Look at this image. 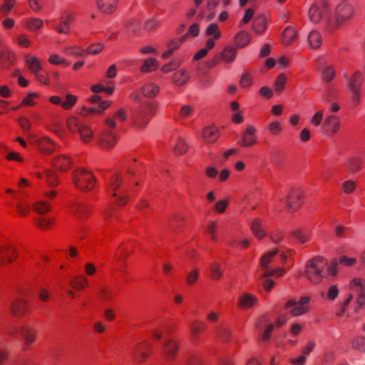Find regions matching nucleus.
Instances as JSON below:
<instances>
[{
  "label": "nucleus",
  "instance_id": "obj_54",
  "mask_svg": "<svg viewBox=\"0 0 365 365\" xmlns=\"http://www.w3.org/2000/svg\"><path fill=\"white\" fill-rule=\"evenodd\" d=\"M351 346L353 349L359 351L365 352V337H354L351 341Z\"/></svg>",
  "mask_w": 365,
  "mask_h": 365
},
{
  "label": "nucleus",
  "instance_id": "obj_18",
  "mask_svg": "<svg viewBox=\"0 0 365 365\" xmlns=\"http://www.w3.org/2000/svg\"><path fill=\"white\" fill-rule=\"evenodd\" d=\"M20 334L24 339L25 345L29 346L35 341L37 331L29 325H25L22 327Z\"/></svg>",
  "mask_w": 365,
  "mask_h": 365
},
{
  "label": "nucleus",
  "instance_id": "obj_4",
  "mask_svg": "<svg viewBox=\"0 0 365 365\" xmlns=\"http://www.w3.org/2000/svg\"><path fill=\"white\" fill-rule=\"evenodd\" d=\"M66 126L72 133H78L83 143H88L93 139V131L91 128L82 123L76 116L68 118Z\"/></svg>",
  "mask_w": 365,
  "mask_h": 365
},
{
  "label": "nucleus",
  "instance_id": "obj_63",
  "mask_svg": "<svg viewBox=\"0 0 365 365\" xmlns=\"http://www.w3.org/2000/svg\"><path fill=\"white\" fill-rule=\"evenodd\" d=\"M334 76L335 71L334 68L331 66L325 68L322 71V78L327 82H329L331 80H333Z\"/></svg>",
  "mask_w": 365,
  "mask_h": 365
},
{
  "label": "nucleus",
  "instance_id": "obj_40",
  "mask_svg": "<svg viewBox=\"0 0 365 365\" xmlns=\"http://www.w3.org/2000/svg\"><path fill=\"white\" fill-rule=\"evenodd\" d=\"M307 41L310 48L317 49L319 48L322 44L321 34L317 31H312L309 33Z\"/></svg>",
  "mask_w": 365,
  "mask_h": 365
},
{
  "label": "nucleus",
  "instance_id": "obj_23",
  "mask_svg": "<svg viewBox=\"0 0 365 365\" xmlns=\"http://www.w3.org/2000/svg\"><path fill=\"white\" fill-rule=\"evenodd\" d=\"M202 137L208 143H215L220 137L219 130L215 126L205 127L202 131Z\"/></svg>",
  "mask_w": 365,
  "mask_h": 365
},
{
  "label": "nucleus",
  "instance_id": "obj_36",
  "mask_svg": "<svg viewBox=\"0 0 365 365\" xmlns=\"http://www.w3.org/2000/svg\"><path fill=\"white\" fill-rule=\"evenodd\" d=\"M363 79L361 74L359 71H356L350 78L349 81V88L351 92L359 91Z\"/></svg>",
  "mask_w": 365,
  "mask_h": 365
},
{
  "label": "nucleus",
  "instance_id": "obj_42",
  "mask_svg": "<svg viewBox=\"0 0 365 365\" xmlns=\"http://www.w3.org/2000/svg\"><path fill=\"white\" fill-rule=\"evenodd\" d=\"M215 43L213 38H208L205 47L200 49L193 56L195 61H198L207 56L208 51L215 47Z\"/></svg>",
  "mask_w": 365,
  "mask_h": 365
},
{
  "label": "nucleus",
  "instance_id": "obj_2",
  "mask_svg": "<svg viewBox=\"0 0 365 365\" xmlns=\"http://www.w3.org/2000/svg\"><path fill=\"white\" fill-rule=\"evenodd\" d=\"M355 13L354 7L348 3H342L337 6L335 11V19L330 17L327 19L326 27L328 31L332 32L341 24L351 19Z\"/></svg>",
  "mask_w": 365,
  "mask_h": 365
},
{
  "label": "nucleus",
  "instance_id": "obj_35",
  "mask_svg": "<svg viewBox=\"0 0 365 365\" xmlns=\"http://www.w3.org/2000/svg\"><path fill=\"white\" fill-rule=\"evenodd\" d=\"M237 49L232 46H226L221 52L222 60L226 63H232L236 58Z\"/></svg>",
  "mask_w": 365,
  "mask_h": 365
},
{
  "label": "nucleus",
  "instance_id": "obj_46",
  "mask_svg": "<svg viewBox=\"0 0 365 365\" xmlns=\"http://www.w3.org/2000/svg\"><path fill=\"white\" fill-rule=\"evenodd\" d=\"M251 40L250 35L246 31H240L235 37V43L238 48L247 46Z\"/></svg>",
  "mask_w": 365,
  "mask_h": 365
},
{
  "label": "nucleus",
  "instance_id": "obj_5",
  "mask_svg": "<svg viewBox=\"0 0 365 365\" xmlns=\"http://www.w3.org/2000/svg\"><path fill=\"white\" fill-rule=\"evenodd\" d=\"M73 182L81 190H91L95 185V178L91 173L85 170H77L73 175Z\"/></svg>",
  "mask_w": 365,
  "mask_h": 365
},
{
  "label": "nucleus",
  "instance_id": "obj_59",
  "mask_svg": "<svg viewBox=\"0 0 365 365\" xmlns=\"http://www.w3.org/2000/svg\"><path fill=\"white\" fill-rule=\"evenodd\" d=\"M217 335L222 341L227 342L230 340L231 331L227 327H221L217 330Z\"/></svg>",
  "mask_w": 365,
  "mask_h": 365
},
{
  "label": "nucleus",
  "instance_id": "obj_14",
  "mask_svg": "<svg viewBox=\"0 0 365 365\" xmlns=\"http://www.w3.org/2000/svg\"><path fill=\"white\" fill-rule=\"evenodd\" d=\"M308 14L310 21L314 24H319L321 22L324 17L327 19L329 17L328 16V11L324 14L323 11V7L317 3H314L311 6Z\"/></svg>",
  "mask_w": 365,
  "mask_h": 365
},
{
  "label": "nucleus",
  "instance_id": "obj_47",
  "mask_svg": "<svg viewBox=\"0 0 365 365\" xmlns=\"http://www.w3.org/2000/svg\"><path fill=\"white\" fill-rule=\"evenodd\" d=\"M142 93L147 98H153L159 93V88L154 83H147L143 87Z\"/></svg>",
  "mask_w": 365,
  "mask_h": 365
},
{
  "label": "nucleus",
  "instance_id": "obj_27",
  "mask_svg": "<svg viewBox=\"0 0 365 365\" xmlns=\"http://www.w3.org/2000/svg\"><path fill=\"white\" fill-rule=\"evenodd\" d=\"M71 212L78 219H83L87 217L90 212V208L86 205L79 202H74L71 206Z\"/></svg>",
  "mask_w": 365,
  "mask_h": 365
},
{
  "label": "nucleus",
  "instance_id": "obj_10",
  "mask_svg": "<svg viewBox=\"0 0 365 365\" xmlns=\"http://www.w3.org/2000/svg\"><path fill=\"white\" fill-rule=\"evenodd\" d=\"M257 137L256 135V129L253 125H248L242 134L241 140L237 144L244 148H250L256 145Z\"/></svg>",
  "mask_w": 365,
  "mask_h": 365
},
{
  "label": "nucleus",
  "instance_id": "obj_39",
  "mask_svg": "<svg viewBox=\"0 0 365 365\" xmlns=\"http://www.w3.org/2000/svg\"><path fill=\"white\" fill-rule=\"evenodd\" d=\"M188 150L189 145L187 142L184 139L179 138L173 146V152L175 155H181L185 154Z\"/></svg>",
  "mask_w": 365,
  "mask_h": 365
},
{
  "label": "nucleus",
  "instance_id": "obj_37",
  "mask_svg": "<svg viewBox=\"0 0 365 365\" xmlns=\"http://www.w3.org/2000/svg\"><path fill=\"white\" fill-rule=\"evenodd\" d=\"M190 78V74L187 71L180 70L176 71L173 76V83L176 86L185 85Z\"/></svg>",
  "mask_w": 365,
  "mask_h": 365
},
{
  "label": "nucleus",
  "instance_id": "obj_56",
  "mask_svg": "<svg viewBox=\"0 0 365 365\" xmlns=\"http://www.w3.org/2000/svg\"><path fill=\"white\" fill-rule=\"evenodd\" d=\"M278 252L279 250L277 248L264 255L261 258L260 265L264 268H267L273 257H274Z\"/></svg>",
  "mask_w": 365,
  "mask_h": 365
},
{
  "label": "nucleus",
  "instance_id": "obj_52",
  "mask_svg": "<svg viewBox=\"0 0 365 365\" xmlns=\"http://www.w3.org/2000/svg\"><path fill=\"white\" fill-rule=\"evenodd\" d=\"M287 81V76L284 73L277 76L274 82V91L280 93L284 89Z\"/></svg>",
  "mask_w": 365,
  "mask_h": 365
},
{
  "label": "nucleus",
  "instance_id": "obj_61",
  "mask_svg": "<svg viewBox=\"0 0 365 365\" xmlns=\"http://www.w3.org/2000/svg\"><path fill=\"white\" fill-rule=\"evenodd\" d=\"M103 49V45L101 43H96L90 45L86 50V54L96 55Z\"/></svg>",
  "mask_w": 365,
  "mask_h": 365
},
{
  "label": "nucleus",
  "instance_id": "obj_31",
  "mask_svg": "<svg viewBox=\"0 0 365 365\" xmlns=\"http://www.w3.org/2000/svg\"><path fill=\"white\" fill-rule=\"evenodd\" d=\"M207 329V325L204 322L195 320L190 324L191 336L193 340L196 341L201 332Z\"/></svg>",
  "mask_w": 365,
  "mask_h": 365
},
{
  "label": "nucleus",
  "instance_id": "obj_45",
  "mask_svg": "<svg viewBox=\"0 0 365 365\" xmlns=\"http://www.w3.org/2000/svg\"><path fill=\"white\" fill-rule=\"evenodd\" d=\"M99 297L106 302L111 301L114 297V292L108 286H101L98 292Z\"/></svg>",
  "mask_w": 365,
  "mask_h": 365
},
{
  "label": "nucleus",
  "instance_id": "obj_6",
  "mask_svg": "<svg viewBox=\"0 0 365 365\" xmlns=\"http://www.w3.org/2000/svg\"><path fill=\"white\" fill-rule=\"evenodd\" d=\"M304 192L300 188H292L289 192L286 199V208L288 212H294L298 210L303 203Z\"/></svg>",
  "mask_w": 365,
  "mask_h": 365
},
{
  "label": "nucleus",
  "instance_id": "obj_58",
  "mask_svg": "<svg viewBox=\"0 0 365 365\" xmlns=\"http://www.w3.org/2000/svg\"><path fill=\"white\" fill-rule=\"evenodd\" d=\"M185 365H203V363L199 355L190 354L185 359Z\"/></svg>",
  "mask_w": 365,
  "mask_h": 365
},
{
  "label": "nucleus",
  "instance_id": "obj_51",
  "mask_svg": "<svg viewBox=\"0 0 365 365\" xmlns=\"http://www.w3.org/2000/svg\"><path fill=\"white\" fill-rule=\"evenodd\" d=\"M223 274V272L221 269V265L218 262H213L210 265V277L212 279H220Z\"/></svg>",
  "mask_w": 365,
  "mask_h": 365
},
{
  "label": "nucleus",
  "instance_id": "obj_25",
  "mask_svg": "<svg viewBox=\"0 0 365 365\" xmlns=\"http://www.w3.org/2000/svg\"><path fill=\"white\" fill-rule=\"evenodd\" d=\"M149 122L146 113L142 110L138 111L133 116V125L139 129L145 128Z\"/></svg>",
  "mask_w": 365,
  "mask_h": 365
},
{
  "label": "nucleus",
  "instance_id": "obj_19",
  "mask_svg": "<svg viewBox=\"0 0 365 365\" xmlns=\"http://www.w3.org/2000/svg\"><path fill=\"white\" fill-rule=\"evenodd\" d=\"M185 221V216L175 213L170 217L169 227L175 232H180L183 230V224Z\"/></svg>",
  "mask_w": 365,
  "mask_h": 365
},
{
  "label": "nucleus",
  "instance_id": "obj_28",
  "mask_svg": "<svg viewBox=\"0 0 365 365\" xmlns=\"http://www.w3.org/2000/svg\"><path fill=\"white\" fill-rule=\"evenodd\" d=\"M185 41V37L181 36L179 38L173 39L168 41L167 43L168 50L165 51L162 54L161 57L163 58H169L173 53L174 51L178 49Z\"/></svg>",
  "mask_w": 365,
  "mask_h": 365
},
{
  "label": "nucleus",
  "instance_id": "obj_12",
  "mask_svg": "<svg viewBox=\"0 0 365 365\" xmlns=\"http://www.w3.org/2000/svg\"><path fill=\"white\" fill-rule=\"evenodd\" d=\"M117 142V137L115 133L110 130H104L99 135V145L105 150L113 148Z\"/></svg>",
  "mask_w": 365,
  "mask_h": 365
},
{
  "label": "nucleus",
  "instance_id": "obj_16",
  "mask_svg": "<svg viewBox=\"0 0 365 365\" xmlns=\"http://www.w3.org/2000/svg\"><path fill=\"white\" fill-rule=\"evenodd\" d=\"M25 58L26 63L27 64L29 70L36 75V78L39 81H42L41 78H40V73H38L42 70V66L39 60L36 57L29 54L26 55Z\"/></svg>",
  "mask_w": 365,
  "mask_h": 365
},
{
  "label": "nucleus",
  "instance_id": "obj_34",
  "mask_svg": "<svg viewBox=\"0 0 365 365\" xmlns=\"http://www.w3.org/2000/svg\"><path fill=\"white\" fill-rule=\"evenodd\" d=\"M252 29L259 34L264 33L267 29V19L265 16L262 15L256 16L252 22Z\"/></svg>",
  "mask_w": 365,
  "mask_h": 365
},
{
  "label": "nucleus",
  "instance_id": "obj_50",
  "mask_svg": "<svg viewBox=\"0 0 365 365\" xmlns=\"http://www.w3.org/2000/svg\"><path fill=\"white\" fill-rule=\"evenodd\" d=\"M71 285L75 289H83L88 285V279L84 276L79 275L71 280Z\"/></svg>",
  "mask_w": 365,
  "mask_h": 365
},
{
  "label": "nucleus",
  "instance_id": "obj_48",
  "mask_svg": "<svg viewBox=\"0 0 365 365\" xmlns=\"http://www.w3.org/2000/svg\"><path fill=\"white\" fill-rule=\"evenodd\" d=\"M43 21L39 18H29L25 20V26L30 31H35L41 29Z\"/></svg>",
  "mask_w": 365,
  "mask_h": 365
},
{
  "label": "nucleus",
  "instance_id": "obj_24",
  "mask_svg": "<svg viewBox=\"0 0 365 365\" xmlns=\"http://www.w3.org/2000/svg\"><path fill=\"white\" fill-rule=\"evenodd\" d=\"M98 8L105 14H112L117 7L118 0H96Z\"/></svg>",
  "mask_w": 365,
  "mask_h": 365
},
{
  "label": "nucleus",
  "instance_id": "obj_43",
  "mask_svg": "<svg viewBox=\"0 0 365 365\" xmlns=\"http://www.w3.org/2000/svg\"><path fill=\"white\" fill-rule=\"evenodd\" d=\"M158 67V60L155 58H149L144 61L140 67V71L143 73H149L155 71Z\"/></svg>",
  "mask_w": 365,
  "mask_h": 365
},
{
  "label": "nucleus",
  "instance_id": "obj_20",
  "mask_svg": "<svg viewBox=\"0 0 365 365\" xmlns=\"http://www.w3.org/2000/svg\"><path fill=\"white\" fill-rule=\"evenodd\" d=\"M27 301L24 299H17L11 304V312L15 317L23 315L27 308Z\"/></svg>",
  "mask_w": 365,
  "mask_h": 365
},
{
  "label": "nucleus",
  "instance_id": "obj_30",
  "mask_svg": "<svg viewBox=\"0 0 365 365\" xmlns=\"http://www.w3.org/2000/svg\"><path fill=\"white\" fill-rule=\"evenodd\" d=\"M126 32L130 36H138L141 35L140 25L136 19H130L125 24Z\"/></svg>",
  "mask_w": 365,
  "mask_h": 365
},
{
  "label": "nucleus",
  "instance_id": "obj_41",
  "mask_svg": "<svg viewBox=\"0 0 365 365\" xmlns=\"http://www.w3.org/2000/svg\"><path fill=\"white\" fill-rule=\"evenodd\" d=\"M36 176L38 178H43L45 177L47 184L51 187L56 186L58 184L57 176H56V173L53 171H52L51 170H46L45 171L44 174L38 173L36 174Z\"/></svg>",
  "mask_w": 365,
  "mask_h": 365
},
{
  "label": "nucleus",
  "instance_id": "obj_7",
  "mask_svg": "<svg viewBox=\"0 0 365 365\" xmlns=\"http://www.w3.org/2000/svg\"><path fill=\"white\" fill-rule=\"evenodd\" d=\"M310 297L308 296L302 297L299 301L295 299L289 300L285 305L287 309L292 308L290 313L294 317L302 315L309 311V302Z\"/></svg>",
  "mask_w": 365,
  "mask_h": 365
},
{
  "label": "nucleus",
  "instance_id": "obj_49",
  "mask_svg": "<svg viewBox=\"0 0 365 365\" xmlns=\"http://www.w3.org/2000/svg\"><path fill=\"white\" fill-rule=\"evenodd\" d=\"M205 34L208 36H212L211 38H213L214 42L221 36V32L217 24H210L205 30Z\"/></svg>",
  "mask_w": 365,
  "mask_h": 365
},
{
  "label": "nucleus",
  "instance_id": "obj_22",
  "mask_svg": "<svg viewBox=\"0 0 365 365\" xmlns=\"http://www.w3.org/2000/svg\"><path fill=\"white\" fill-rule=\"evenodd\" d=\"M111 105V101H104L101 102L99 108H87L83 106L80 112L81 115L87 116L89 114H102L103 111Z\"/></svg>",
  "mask_w": 365,
  "mask_h": 365
},
{
  "label": "nucleus",
  "instance_id": "obj_9",
  "mask_svg": "<svg viewBox=\"0 0 365 365\" xmlns=\"http://www.w3.org/2000/svg\"><path fill=\"white\" fill-rule=\"evenodd\" d=\"M45 200H40L37 201L33 206L34 211L38 214H45L51 210V204L48 200H52L56 197V192L51 190L45 192L43 194Z\"/></svg>",
  "mask_w": 365,
  "mask_h": 365
},
{
  "label": "nucleus",
  "instance_id": "obj_32",
  "mask_svg": "<svg viewBox=\"0 0 365 365\" xmlns=\"http://www.w3.org/2000/svg\"><path fill=\"white\" fill-rule=\"evenodd\" d=\"M297 38V31L294 27H287L282 32V41L285 46L292 43Z\"/></svg>",
  "mask_w": 365,
  "mask_h": 365
},
{
  "label": "nucleus",
  "instance_id": "obj_15",
  "mask_svg": "<svg viewBox=\"0 0 365 365\" xmlns=\"http://www.w3.org/2000/svg\"><path fill=\"white\" fill-rule=\"evenodd\" d=\"M15 247L11 245H5L0 247V265L11 262L16 257Z\"/></svg>",
  "mask_w": 365,
  "mask_h": 365
},
{
  "label": "nucleus",
  "instance_id": "obj_60",
  "mask_svg": "<svg viewBox=\"0 0 365 365\" xmlns=\"http://www.w3.org/2000/svg\"><path fill=\"white\" fill-rule=\"evenodd\" d=\"M77 98L72 94H68L66 96V101L61 103V106L66 109H71L76 103Z\"/></svg>",
  "mask_w": 365,
  "mask_h": 365
},
{
  "label": "nucleus",
  "instance_id": "obj_13",
  "mask_svg": "<svg viewBox=\"0 0 365 365\" xmlns=\"http://www.w3.org/2000/svg\"><path fill=\"white\" fill-rule=\"evenodd\" d=\"M341 120L336 115H329L324 121L323 127L327 135H334L339 130Z\"/></svg>",
  "mask_w": 365,
  "mask_h": 365
},
{
  "label": "nucleus",
  "instance_id": "obj_17",
  "mask_svg": "<svg viewBox=\"0 0 365 365\" xmlns=\"http://www.w3.org/2000/svg\"><path fill=\"white\" fill-rule=\"evenodd\" d=\"M351 286L354 292L359 294L357 304L359 306L365 307V287L360 279H354L351 282Z\"/></svg>",
  "mask_w": 365,
  "mask_h": 365
},
{
  "label": "nucleus",
  "instance_id": "obj_62",
  "mask_svg": "<svg viewBox=\"0 0 365 365\" xmlns=\"http://www.w3.org/2000/svg\"><path fill=\"white\" fill-rule=\"evenodd\" d=\"M199 31H200V29H199V24H197V23H195V24H192L189 29H188V31L182 37H185V40L186 41V39L189 37V36H192V37H196L197 36H198L199 34Z\"/></svg>",
  "mask_w": 365,
  "mask_h": 365
},
{
  "label": "nucleus",
  "instance_id": "obj_38",
  "mask_svg": "<svg viewBox=\"0 0 365 365\" xmlns=\"http://www.w3.org/2000/svg\"><path fill=\"white\" fill-rule=\"evenodd\" d=\"M14 60V53L8 50L0 51V64L4 68H8Z\"/></svg>",
  "mask_w": 365,
  "mask_h": 365
},
{
  "label": "nucleus",
  "instance_id": "obj_11",
  "mask_svg": "<svg viewBox=\"0 0 365 365\" xmlns=\"http://www.w3.org/2000/svg\"><path fill=\"white\" fill-rule=\"evenodd\" d=\"M178 350L179 345L175 340L170 338L164 339L162 351L165 359L169 361L173 360Z\"/></svg>",
  "mask_w": 365,
  "mask_h": 365
},
{
  "label": "nucleus",
  "instance_id": "obj_44",
  "mask_svg": "<svg viewBox=\"0 0 365 365\" xmlns=\"http://www.w3.org/2000/svg\"><path fill=\"white\" fill-rule=\"evenodd\" d=\"M63 53L68 56L81 57L86 54V50L76 46H68L63 48Z\"/></svg>",
  "mask_w": 365,
  "mask_h": 365
},
{
  "label": "nucleus",
  "instance_id": "obj_29",
  "mask_svg": "<svg viewBox=\"0 0 365 365\" xmlns=\"http://www.w3.org/2000/svg\"><path fill=\"white\" fill-rule=\"evenodd\" d=\"M250 227L254 235L259 240L267 235L266 231L262 227V221L259 218H255L252 222Z\"/></svg>",
  "mask_w": 365,
  "mask_h": 365
},
{
  "label": "nucleus",
  "instance_id": "obj_3",
  "mask_svg": "<svg viewBox=\"0 0 365 365\" xmlns=\"http://www.w3.org/2000/svg\"><path fill=\"white\" fill-rule=\"evenodd\" d=\"M107 192L115 197V202L124 205L127 202V195L125 193V184L120 174H112L108 179Z\"/></svg>",
  "mask_w": 365,
  "mask_h": 365
},
{
  "label": "nucleus",
  "instance_id": "obj_26",
  "mask_svg": "<svg viewBox=\"0 0 365 365\" xmlns=\"http://www.w3.org/2000/svg\"><path fill=\"white\" fill-rule=\"evenodd\" d=\"M71 161L69 158L64 155H61L54 158L53 161V166L61 171H66L71 167Z\"/></svg>",
  "mask_w": 365,
  "mask_h": 365
},
{
  "label": "nucleus",
  "instance_id": "obj_55",
  "mask_svg": "<svg viewBox=\"0 0 365 365\" xmlns=\"http://www.w3.org/2000/svg\"><path fill=\"white\" fill-rule=\"evenodd\" d=\"M39 97L38 93L35 92L29 93L25 98H23L20 106H32L36 104L35 99Z\"/></svg>",
  "mask_w": 365,
  "mask_h": 365
},
{
  "label": "nucleus",
  "instance_id": "obj_64",
  "mask_svg": "<svg viewBox=\"0 0 365 365\" xmlns=\"http://www.w3.org/2000/svg\"><path fill=\"white\" fill-rule=\"evenodd\" d=\"M194 113V108L190 105H184L180 110V115L181 118H185L191 116Z\"/></svg>",
  "mask_w": 365,
  "mask_h": 365
},
{
  "label": "nucleus",
  "instance_id": "obj_53",
  "mask_svg": "<svg viewBox=\"0 0 365 365\" xmlns=\"http://www.w3.org/2000/svg\"><path fill=\"white\" fill-rule=\"evenodd\" d=\"M253 81V77L250 71H245L240 79V85L242 88L250 87Z\"/></svg>",
  "mask_w": 365,
  "mask_h": 365
},
{
  "label": "nucleus",
  "instance_id": "obj_57",
  "mask_svg": "<svg viewBox=\"0 0 365 365\" xmlns=\"http://www.w3.org/2000/svg\"><path fill=\"white\" fill-rule=\"evenodd\" d=\"M356 187V182L349 180L344 182L341 185V191L346 195L353 192Z\"/></svg>",
  "mask_w": 365,
  "mask_h": 365
},
{
  "label": "nucleus",
  "instance_id": "obj_33",
  "mask_svg": "<svg viewBox=\"0 0 365 365\" xmlns=\"http://www.w3.org/2000/svg\"><path fill=\"white\" fill-rule=\"evenodd\" d=\"M257 297L250 293L245 294L239 298L238 305L241 308H251L257 303Z\"/></svg>",
  "mask_w": 365,
  "mask_h": 365
},
{
  "label": "nucleus",
  "instance_id": "obj_8",
  "mask_svg": "<svg viewBox=\"0 0 365 365\" xmlns=\"http://www.w3.org/2000/svg\"><path fill=\"white\" fill-rule=\"evenodd\" d=\"M30 143L35 145L43 153L49 154L54 150L55 144L48 137L38 138L34 135H29Z\"/></svg>",
  "mask_w": 365,
  "mask_h": 365
},
{
  "label": "nucleus",
  "instance_id": "obj_21",
  "mask_svg": "<svg viewBox=\"0 0 365 365\" xmlns=\"http://www.w3.org/2000/svg\"><path fill=\"white\" fill-rule=\"evenodd\" d=\"M363 161L357 157H351L349 158L344 163V168L347 173L354 174L361 170Z\"/></svg>",
  "mask_w": 365,
  "mask_h": 365
},
{
  "label": "nucleus",
  "instance_id": "obj_1",
  "mask_svg": "<svg viewBox=\"0 0 365 365\" xmlns=\"http://www.w3.org/2000/svg\"><path fill=\"white\" fill-rule=\"evenodd\" d=\"M336 259L331 260L329 264L326 259L316 256L307 262L305 275L310 282L317 284L327 275L336 277L338 273Z\"/></svg>",
  "mask_w": 365,
  "mask_h": 365
}]
</instances>
